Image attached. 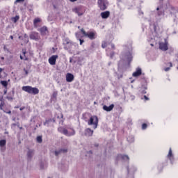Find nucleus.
<instances>
[{"instance_id": "nucleus-38", "label": "nucleus", "mask_w": 178, "mask_h": 178, "mask_svg": "<svg viewBox=\"0 0 178 178\" xmlns=\"http://www.w3.org/2000/svg\"><path fill=\"white\" fill-rule=\"evenodd\" d=\"M162 13H162V12H159V13H158V15H159V16H161V15H162Z\"/></svg>"}, {"instance_id": "nucleus-43", "label": "nucleus", "mask_w": 178, "mask_h": 178, "mask_svg": "<svg viewBox=\"0 0 178 178\" xmlns=\"http://www.w3.org/2000/svg\"><path fill=\"white\" fill-rule=\"evenodd\" d=\"M70 2H76V1H77V0H70Z\"/></svg>"}, {"instance_id": "nucleus-2", "label": "nucleus", "mask_w": 178, "mask_h": 178, "mask_svg": "<svg viewBox=\"0 0 178 178\" xmlns=\"http://www.w3.org/2000/svg\"><path fill=\"white\" fill-rule=\"evenodd\" d=\"M81 33L84 35V37H88L89 40H95L97 38L96 33L93 31L86 32L83 28L81 29Z\"/></svg>"}, {"instance_id": "nucleus-13", "label": "nucleus", "mask_w": 178, "mask_h": 178, "mask_svg": "<svg viewBox=\"0 0 178 178\" xmlns=\"http://www.w3.org/2000/svg\"><path fill=\"white\" fill-rule=\"evenodd\" d=\"M100 16L102 19H108L111 16V12L109 11H104L101 13Z\"/></svg>"}, {"instance_id": "nucleus-11", "label": "nucleus", "mask_w": 178, "mask_h": 178, "mask_svg": "<svg viewBox=\"0 0 178 178\" xmlns=\"http://www.w3.org/2000/svg\"><path fill=\"white\" fill-rule=\"evenodd\" d=\"M167 158H168L171 163L175 162V157L173 156V153L172 152V148H170Z\"/></svg>"}, {"instance_id": "nucleus-5", "label": "nucleus", "mask_w": 178, "mask_h": 178, "mask_svg": "<svg viewBox=\"0 0 178 178\" xmlns=\"http://www.w3.org/2000/svg\"><path fill=\"white\" fill-rule=\"evenodd\" d=\"M31 40H34L35 41H38L41 38L40 37V34L38 32H31L29 35Z\"/></svg>"}, {"instance_id": "nucleus-31", "label": "nucleus", "mask_w": 178, "mask_h": 178, "mask_svg": "<svg viewBox=\"0 0 178 178\" xmlns=\"http://www.w3.org/2000/svg\"><path fill=\"white\" fill-rule=\"evenodd\" d=\"M2 70H3V69L0 68V79H3V76H2V74L1 73H2Z\"/></svg>"}, {"instance_id": "nucleus-48", "label": "nucleus", "mask_w": 178, "mask_h": 178, "mask_svg": "<svg viewBox=\"0 0 178 178\" xmlns=\"http://www.w3.org/2000/svg\"><path fill=\"white\" fill-rule=\"evenodd\" d=\"M156 10H159V7H158V8H156Z\"/></svg>"}, {"instance_id": "nucleus-50", "label": "nucleus", "mask_w": 178, "mask_h": 178, "mask_svg": "<svg viewBox=\"0 0 178 178\" xmlns=\"http://www.w3.org/2000/svg\"><path fill=\"white\" fill-rule=\"evenodd\" d=\"M78 29H80V26H78Z\"/></svg>"}, {"instance_id": "nucleus-17", "label": "nucleus", "mask_w": 178, "mask_h": 178, "mask_svg": "<svg viewBox=\"0 0 178 178\" xmlns=\"http://www.w3.org/2000/svg\"><path fill=\"white\" fill-rule=\"evenodd\" d=\"M40 32L41 35H47V33H48V28H47L46 26H43L40 28Z\"/></svg>"}, {"instance_id": "nucleus-40", "label": "nucleus", "mask_w": 178, "mask_h": 178, "mask_svg": "<svg viewBox=\"0 0 178 178\" xmlns=\"http://www.w3.org/2000/svg\"><path fill=\"white\" fill-rule=\"evenodd\" d=\"M24 0H17V2H23Z\"/></svg>"}, {"instance_id": "nucleus-42", "label": "nucleus", "mask_w": 178, "mask_h": 178, "mask_svg": "<svg viewBox=\"0 0 178 178\" xmlns=\"http://www.w3.org/2000/svg\"><path fill=\"white\" fill-rule=\"evenodd\" d=\"M24 108H25V107H21V108H19V110H20V111H23V110L24 109Z\"/></svg>"}, {"instance_id": "nucleus-7", "label": "nucleus", "mask_w": 178, "mask_h": 178, "mask_svg": "<svg viewBox=\"0 0 178 178\" xmlns=\"http://www.w3.org/2000/svg\"><path fill=\"white\" fill-rule=\"evenodd\" d=\"M72 47H73V43L72 41L65 40V43H64V49H66V51H68V49H72Z\"/></svg>"}, {"instance_id": "nucleus-28", "label": "nucleus", "mask_w": 178, "mask_h": 178, "mask_svg": "<svg viewBox=\"0 0 178 178\" xmlns=\"http://www.w3.org/2000/svg\"><path fill=\"white\" fill-rule=\"evenodd\" d=\"M37 142H38V143H42V137H41V136H38V137H37Z\"/></svg>"}, {"instance_id": "nucleus-25", "label": "nucleus", "mask_w": 178, "mask_h": 178, "mask_svg": "<svg viewBox=\"0 0 178 178\" xmlns=\"http://www.w3.org/2000/svg\"><path fill=\"white\" fill-rule=\"evenodd\" d=\"M5 145H6V140H0V147H5Z\"/></svg>"}, {"instance_id": "nucleus-3", "label": "nucleus", "mask_w": 178, "mask_h": 178, "mask_svg": "<svg viewBox=\"0 0 178 178\" xmlns=\"http://www.w3.org/2000/svg\"><path fill=\"white\" fill-rule=\"evenodd\" d=\"M88 124L89 126L93 124L94 129H97V127H98V117H97V115L91 117L88 122Z\"/></svg>"}, {"instance_id": "nucleus-52", "label": "nucleus", "mask_w": 178, "mask_h": 178, "mask_svg": "<svg viewBox=\"0 0 178 178\" xmlns=\"http://www.w3.org/2000/svg\"><path fill=\"white\" fill-rule=\"evenodd\" d=\"M1 59H4L3 57H2Z\"/></svg>"}, {"instance_id": "nucleus-39", "label": "nucleus", "mask_w": 178, "mask_h": 178, "mask_svg": "<svg viewBox=\"0 0 178 178\" xmlns=\"http://www.w3.org/2000/svg\"><path fill=\"white\" fill-rule=\"evenodd\" d=\"M95 44L94 43H92V44H91V47H92V48H95Z\"/></svg>"}, {"instance_id": "nucleus-14", "label": "nucleus", "mask_w": 178, "mask_h": 178, "mask_svg": "<svg viewBox=\"0 0 178 178\" xmlns=\"http://www.w3.org/2000/svg\"><path fill=\"white\" fill-rule=\"evenodd\" d=\"M141 74H142L141 68L138 67L136 68V72L132 74V76L133 77H138L139 76H141Z\"/></svg>"}, {"instance_id": "nucleus-29", "label": "nucleus", "mask_w": 178, "mask_h": 178, "mask_svg": "<svg viewBox=\"0 0 178 178\" xmlns=\"http://www.w3.org/2000/svg\"><path fill=\"white\" fill-rule=\"evenodd\" d=\"M122 159L124 160H126V161H129V156H127V155L122 156Z\"/></svg>"}, {"instance_id": "nucleus-35", "label": "nucleus", "mask_w": 178, "mask_h": 178, "mask_svg": "<svg viewBox=\"0 0 178 178\" xmlns=\"http://www.w3.org/2000/svg\"><path fill=\"white\" fill-rule=\"evenodd\" d=\"M80 41V45H83V43L84 42V40L79 39Z\"/></svg>"}, {"instance_id": "nucleus-45", "label": "nucleus", "mask_w": 178, "mask_h": 178, "mask_svg": "<svg viewBox=\"0 0 178 178\" xmlns=\"http://www.w3.org/2000/svg\"><path fill=\"white\" fill-rule=\"evenodd\" d=\"M58 95L57 92H54V95Z\"/></svg>"}, {"instance_id": "nucleus-34", "label": "nucleus", "mask_w": 178, "mask_h": 178, "mask_svg": "<svg viewBox=\"0 0 178 178\" xmlns=\"http://www.w3.org/2000/svg\"><path fill=\"white\" fill-rule=\"evenodd\" d=\"M24 72H25V74L27 76L29 74V71L26 70V68H24Z\"/></svg>"}, {"instance_id": "nucleus-44", "label": "nucleus", "mask_w": 178, "mask_h": 178, "mask_svg": "<svg viewBox=\"0 0 178 178\" xmlns=\"http://www.w3.org/2000/svg\"><path fill=\"white\" fill-rule=\"evenodd\" d=\"M10 38L11 40H13V35H10Z\"/></svg>"}, {"instance_id": "nucleus-26", "label": "nucleus", "mask_w": 178, "mask_h": 178, "mask_svg": "<svg viewBox=\"0 0 178 178\" xmlns=\"http://www.w3.org/2000/svg\"><path fill=\"white\" fill-rule=\"evenodd\" d=\"M33 154H34V151L29 150L27 154L28 158H31V156H33Z\"/></svg>"}, {"instance_id": "nucleus-10", "label": "nucleus", "mask_w": 178, "mask_h": 178, "mask_svg": "<svg viewBox=\"0 0 178 178\" xmlns=\"http://www.w3.org/2000/svg\"><path fill=\"white\" fill-rule=\"evenodd\" d=\"M61 132L63 133V134L68 137H70L71 136H74V134H76V132L74 131V130H72L71 133H69V131L66 129H63Z\"/></svg>"}, {"instance_id": "nucleus-32", "label": "nucleus", "mask_w": 178, "mask_h": 178, "mask_svg": "<svg viewBox=\"0 0 178 178\" xmlns=\"http://www.w3.org/2000/svg\"><path fill=\"white\" fill-rule=\"evenodd\" d=\"M169 70H170V67H168L164 68L165 72H169Z\"/></svg>"}, {"instance_id": "nucleus-8", "label": "nucleus", "mask_w": 178, "mask_h": 178, "mask_svg": "<svg viewBox=\"0 0 178 178\" xmlns=\"http://www.w3.org/2000/svg\"><path fill=\"white\" fill-rule=\"evenodd\" d=\"M56 59H58V55H53L49 58V63L54 66L56 65Z\"/></svg>"}, {"instance_id": "nucleus-4", "label": "nucleus", "mask_w": 178, "mask_h": 178, "mask_svg": "<svg viewBox=\"0 0 178 178\" xmlns=\"http://www.w3.org/2000/svg\"><path fill=\"white\" fill-rule=\"evenodd\" d=\"M97 5L100 9V10H106L108 5V1L106 0H98Z\"/></svg>"}, {"instance_id": "nucleus-15", "label": "nucleus", "mask_w": 178, "mask_h": 178, "mask_svg": "<svg viewBox=\"0 0 178 178\" xmlns=\"http://www.w3.org/2000/svg\"><path fill=\"white\" fill-rule=\"evenodd\" d=\"M113 108H115V104H111L109 106L104 105L103 106V109L106 111V112H111V111H113Z\"/></svg>"}, {"instance_id": "nucleus-16", "label": "nucleus", "mask_w": 178, "mask_h": 178, "mask_svg": "<svg viewBox=\"0 0 178 178\" xmlns=\"http://www.w3.org/2000/svg\"><path fill=\"white\" fill-rule=\"evenodd\" d=\"M94 134V131L91 130V129L88 128L85 130V136L88 137H91Z\"/></svg>"}, {"instance_id": "nucleus-23", "label": "nucleus", "mask_w": 178, "mask_h": 178, "mask_svg": "<svg viewBox=\"0 0 178 178\" xmlns=\"http://www.w3.org/2000/svg\"><path fill=\"white\" fill-rule=\"evenodd\" d=\"M19 19H20V17H19V15H16L15 17L12 18V21L13 22V23H17Z\"/></svg>"}, {"instance_id": "nucleus-37", "label": "nucleus", "mask_w": 178, "mask_h": 178, "mask_svg": "<svg viewBox=\"0 0 178 178\" xmlns=\"http://www.w3.org/2000/svg\"><path fill=\"white\" fill-rule=\"evenodd\" d=\"M169 65H170V67H173V64L171 62L169 63Z\"/></svg>"}, {"instance_id": "nucleus-30", "label": "nucleus", "mask_w": 178, "mask_h": 178, "mask_svg": "<svg viewBox=\"0 0 178 178\" xmlns=\"http://www.w3.org/2000/svg\"><path fill=\"white\" fill-rule=\"evenodd\" d=\"M147 124L143 123V124H142V129H143V130H145V129H147Z\"/></svg>"}, {"instance_id": "nucleus-36", "label": "nucleus", "mask_w": 178, "mask_h": 178, "mask_svg": "<svg viewBox=\"0 0 178 178\" xmlns=\"http://www.w3.org/2000/svg\"><path fill=\"white\" fill-rule=\"evenodd\" d=\"M145 101H149V98H148L146 95L144 96Z\"/></svg>"}, {"instance_id": "nucleus-6", "label": "nucleus", "mask_w": 178, "mask_h": 178, "mask_svg": "<svg viewBox=\"0 0 178 178\" xmlns=\"http://www.w3.org/2000/svg\"><path fill=\"white\" fill-rule=\"evenodd\" d=\"M159 49L161 51H168L169 49V47H168V42L165 41V42H159Z\"/></svg>"}, {"instance_id": "nucleus-22", "label": "nucleus", "mask_w": 178, "mask_h": 178, "mask_svg": "<svg viewBox=\"0 0 178 178\" xmlns=\"http://www.w3.org/2000/svg\"><path fill=\"white\" fill-rule=\"evenodd\" d=\"M23 55L24 57H23L22 56H20V59L22 60H29V57L26 56V51H23Z\"/></svg>"}, {"instance_id": "nucleus-20", "label": "nucleus", "mask_w": 178, "mask_h": 178, "mask_svg": "<svg viewBox=\"0 0 178 178\" xmlns=\"http://www.w3.org/2000/svg\"><path fill=\"white\" fill-rule=\"evenodd\" d=\"M63 152V154L67 152V149H60L59 151H55V155L56 156H58L59 154H61Z\"/></svg>"}, {"instance_id": "nucleus-19", "label": "nucleus", "mask_w": 178, "mask_h": 178, "mask_svg": "<svg viewBox=\"0 0 178 178\" xmlns=\"http://www.w3.org/2000/svg\"><path fill=\"white\" fill-rule=\"evenodd\" d=\"M10 80L8 79V81H1L0 83L1 84V86H3V87H4V88H6V90L8 88V83L10 82Z\"/></svg>"}, {"instance_id": "nucleus-46", "label": "nucleus", "mask_w": 178, "mask_h": 178, "mask_svg": "<svg viewBox=\"0 0 178 178\" xmlns=\"http://www.w3.org/2000/svg\"><path fill=\"white\" fill-rule=\"evenodd\" d=\"M6 92H7V90H4V94H6Z\"/></svg>"}, {"instance_id": "nucleus-33", "label": "nucleus", "mask_w": 178, "mask_h": 178, "mask_svg": "<svg viewBox=\"0 0 178 178\" xmlns=\"http://www.w3.org/2000/svg\"><path fill=\"white\" fill-rule=\"evenodd\" d=\"M145 90H147V88H145V90H141V94H147V91H145Z\"/></svg>"}, {"instance_id": "nucleus-51", "label": "nucleus", "mask_w": 178, "mask_h": 178, "mask_svg": "<svg viewBox=\"0 0 178 178\" xmlns=\"http://www.w3.org/2000/svg\"><path fill=\"white\" fill-rule=\"evenodd\" d=\"M76 37H79V36H77V33L76 34Z\"/></svg>"}, {"instance_id": "nucleus-21", "label": "nucleus", "mask_w": 178, "mask_h": 178, "mask_svg": "<svg viewBox=\"0 0 178 178\" xmlns=\"http://www.w3.org/2000/svg\"><path fill=\"white\" fill-rule=\"evenodd\" d=\"M74 12H75V13H77L78 16H83V13L81 12L80 8H74Z\"/></svg>"}, {"instance_id": "nucleus-18", "label": "nucleus", "mask_w": 178, "mask_h": 178, "mask_svg": "<svg viewBox=\"0 0 178 178\" xmlns=\"http://www.w3.org/2000/svg\"><path fill=\"white\" fill-rule=\"evenodd\" d=\"M38 23H41V19L37 17L33 19V26L35 29H37L38 27Z\"/></svg>"}, {"instance_id": "nucleus-27", "label": "nucleus", "mask_w": 178, "mask_h": 178, "mask_svg": "<svg viewBox=\"0 0 178 178\" xmlns=\"http://www.w3.org/2000/svg\"><path fill=\"white\" fill-rule=\"evenodd\" d=\"M108 47V43L106 42H102V48H106Z\"/></svg>"}, {"instance_id": "nucleus-1", "label": "nucleus", "mask_w": 178, "mask_h": 178, "mask_svg": "<svg viewBox=\"0 0 178 178\" xmlns=\"http://www.w3.org/2000/svg\"><path fill=\"white\" fill-rule=\"evenodd\" d=\"M22 90L25 91V92H28V94H33V95H37L39 94L40 90L37 88H33L30 86H23Z\"/></svg>"}, {"instance_id": "nucleus-9", "label": "nucleus", "mask_w": 178, "mask_h": 178, "mask_svg": "<svg viewBox=\"0 0 178 178\" xmlns=\"http://www.w3.org/2000/svg\"><path fill=\"white\" fill-rule=\"evenodd\" d=\"M65 77L67 83H72L74 80V75L71 73H67Z\"/></svg>"}, {"instance_id": "nucleus-47", "label": "nucleus", "mask_w": 178, "mask_h": 178, "mask_svg": "<svg viewBox=\"0 0 178 178\" xmlns=\"http://www.w3.org/2000/svg\"><path fill=\"white\" fill-rule=\"evenodd\" d=\"M61 118H63V114L61 113Z\"/></svg>"}, {"instance_id": "nucleus-41", "label": "nucleus", "mask_w": 178, "mask_h": 178, "mask_svg": "<svg viewBox=\"0 0 178 178\" xmlns=\"http://www.w3.org/2000/svg\"><path fill=\"white\" fill-rule=\"evenodd\" d=\"M111 48H113V49H115V44H111Z\"/></svg>"}, {"instance_id": "nucleus-49", "label": "nucleus", "mask_w": 178, "mask_h": 178, "mask_svg": "<svg viewBox=\"0 0 178 178\" xmlns=\"http://www.w3.org/2000/svg\"><path fill=\"white\" fill-rule=\"evenodd\" d=\"M89 153H90V154H92V151H90Z\"/></svg>"}, {"instance_id": "nucleus-12", "label": "nucleus", "mask_w": 178, "mask_h": 178, "mask_svg": "<svg viewBox=\"0 0 178 178\" xmlns=\"http://www.w3.org/2000/svg\"><path fill=\"white\" fill-rule=\"evenodd\" d=\"M3 106H5V102H1L0 104V111H3L4 113L12 115V111L10 110H8V111L3 110Z\"/></svg>"}, {"instance_id": "nucleus-24", "label": "nucleus", "mask_w": 178, "mask_h": 178, "mask_svg": "<svg viewBox=\"0 0 178 178\" xmlns=\"http://www.w3.org/2000/svg\"><path fill=\"white\" fill-rule=\"evenodd\" d=\"M50 122H55V119H49L44 122V126L49 124Z\"/></svg>"}]
</instances>
